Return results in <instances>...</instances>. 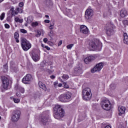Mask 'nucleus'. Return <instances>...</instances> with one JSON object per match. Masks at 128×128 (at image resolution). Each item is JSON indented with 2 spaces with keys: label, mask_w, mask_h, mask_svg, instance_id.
Returning <instances> with one entry per match:
<instances>
[{
  "label": "nucleus",
  "mask_w": 128,
  "mask_h": 128,
  "mask_svg": "<svg viewBox=\"0 0 128 128\" xmlns=\"http://www.w3.org/2000/svg\"><path fill=\"white\" fill-rule=\"evenodd\" d=\"M54 116L56 120H62L64 116V110L60 108V105H56L54 108Z\"/></svg>",
  "instance_id": "nucleus-1"
},
{
  "label": "nucleus",
  "mask_w": 128,
  "mask_h": 128,
  "mask_svg": "<svg viewBox=\"0 0 128 128\" xmlns=\"http://www.w3.org/2000/svg\"><path fill=\"white\" fill-rule=\"evenodd\" d=\"M90 46L92 50H100L102 48V44L100 40H94L90 43Z\"/></svg>",
  "instance_id": "nucleus-2"
},
{
  "label": "nucleus",
  "mask_w": 128,
  "mask_h": 128,
  "mask_svg": "<svg viewBox=\"0 0 128 128\" xmlns=\"http://www.w3.org/2000/svg\"><path fill=\"white\" fill-rule=\"evenodd\" d=\"M58 100L62 102H68L72 100V93L66 92L62 94L58 98Z\"/></svg>",
  "instance_id": "nucleus-3"
},
{
  "label": "nucleus",
  "mask_w": 128,
  "mask_h": 128,
  "mask_svg": "<svg viewBox=\"0 0 128 128\" xmlns=\"http://www.w3.org/2000/svg\"><path fill=\"white\" fill-rule=\"evenodd\" d=\"M82 98L84 100H90L92 98V90L90 88H86L82 91Z\"/></svg>",
  "instance_id": "nucleus-4"
},
{
  "label": "nucleus",
  "mask_w": 128,
  "mask_h": 128,
  "mask_svg": "<svg viewBox=\"0 0 128 128\" xmlns=\"http://www.w3.org/2000/svg\"><path fill=\"white\" fill-rule=\"evenodd\" d=\"M100 106L103 110H110L112 108V104L108 100H104L100 102Z\"/></svg>",
  "instance_id": "nucleus-5"
},
{
  "label": "nucleus",
  "mask_w": 128,
  "mask_h": 128,
  "mask_svg": "<svg viewBox=\"0 0 128 128\" xmlns=\"http://www.w3.org/2000/svg\"><path fill=\"white\" fill-rule=\"evenodd\" d=\"M21 44L22 50L25 51L28 50L32 48V44L24 38H22L21 40Z\"/></svg>",
  "instance_id": "nucleus-6"
},
{
  "label": "nucleus",
  "mask_w": 128,
  "mask_h": 128,
  "mask_svg": "<svg viewBox=\"0 0 128 128\" xmlns=\"http://www.w3.org/2000/svg\"><path fill=\"white\" fill-rule=\"evenodd\" d=\"M20 111L18 110H14L12 112V120L15 122L20 120Z\"/></svg>",
  "instance_id": "nucleus-7"
},
{
  "label": "nucleus",
  "mask_w": 128,
  "mask_h": 128,
  "mask_svg": "<svg viewBox=\"0 0 128 128\" xmlns=\"http://www.w3.org/2000/svg\"><path fill=\"white\" fill-rule=\"evenodd\" d=\"M104 64L102 62L98 64L94 67V68L91 69V72L92 74H94V72H100L102 69V68H104Z\"/></svg>",
  "instance_id": "nucleus-8"
},
{
  "label": "nucleus",
  "mask_w": 128,
  "mask_h": 128,
  "mask_svg": "<svg viewBox=\"0 0 128 128\" xmlns=\"http://www.w3.org/2000/svg\"><path fill=\"white\" fill-rule=\"evenodd\" d=\"M104 29L106 30V32H114V30H116V26L110 22H108L105 26Z\"/></svg>",
  "instance_id": "nucleus-9"
},
{
  "label": "nucleus",
  "mask_w": 128,
  "mask_h": 128,
  "mask_svg": "<svg viewBox=\"0 0 128 128\" xmlns=\"http://www.w3.org/2000/svg\"><path fill=\"white\" fill-rule=\"evenodd\" d=\"M32 80V75L28 74L24 77L22 80V82L23 84H30Z\"/></svg>",
  "instance_id": "nucleus-10"
},
{
  "label": "nucleus",
  "mask_w": 128,
  "mask_h": 128,
  "mask_svg": "<svg viewBox=\"0 0 128 128\" xmlns=\"http://www.w3.org/2000/svg\"><path fill=\"white\" fill-rule=\"evenodd\" d=\"M92 16H94V10L92 9H87L85 12V18L90 20Z\"/></svg>",
  "instance_id": "nucleus-11"
},
{
  "label": "nucleus",
  "mask_w": 128,
  "mask_h": 128,
  "mask_svg": "<svg viewBox=\"0 0 128 128\" xmlns=\"http://www.w3.org/2000/svg\"><path fill=\"white\" fill-rule=\"evenodd\" d=\"M81 74H82V69L80 67L78 66L74 69L73 72V74L74 76H78Z\"/></svg>",
  "instance_id": "nucleus-12"
},
{
  "label": "nucleus",
  "mask_w": 128,
  "mask_h": 128,
  "mask_svg": "<svg viewBox=\"0 0 128 128\" xmlns=\"http://www.w3.org/2000/svg\"><path fill=\"white\" fill-rule=\"evenodd\" d=\"M3 88L4 90H8V79L6 77H4L2 78Z\"/></svg>",
  "instance_id": "nucleus-13"
},
{
  "label": "nucleus",
  "mask_w": 128,
  "mask_h": 128,
  "mask_svg": "<svg viewBox=\"0 0 128 128\" xmlns=\"http://www.w3.org/2000/svg\"><path fill=\"white\" fill-rule=\"evenodd\" d=\"M24 12V10L22 8H17L15 9L14 10H12V16H16V14H22Z\"/></svg>",
  "instance_id": "nucleus-14"
},
{
  "label": "nucleus",
  "mask_w": 128,
  "mask_h": 128,
  "mask_svg": "<svg viewBox=\"0 0 128 128\" xmlns=\"http://www.w3.org/2000/svg\"><path fill=\"white\" fill-rule=\"evenodd\" d=\"M94 60H96V57H94V56H88L84 58V62L85 64H88L90 62Z\"/></svg>",
  "instance_id": "nucleus-15"
},
{
  "label": "nucleus",
  "mask_w": 128,
  "mask_h": 128,
  "mask_svg": "<svg viewBox=\"0 0 128 128\" xmlns=\"http://www.w3.org/2000/svg\"><path fill=\"white\" fill-rule=\"evenodd\" d=\"M80 31L81 32H88V28L86 25H81L80 26Z\"/></svg>",
  "instance_id": "nucleus-16"
},
{
  "label": "nucleus",
  "mask_w": 128,
  "mask_h": 128,
  "mask_svg": "<svg viewBox=\"0 0 128 128\" xmlns=\"http://www.w3.org/2000/svg\"><path fill=\"white\" fill-rule=\"evenodd\" d=\"M38 86L40 88H42L44 92H50V89L46 88V86L42 82H39Z\"/></svg>",
  "instance_id": "nucleus-17"
},
{
  "label": "nucleus",
  "mask_w": 128,
  "mask_h": 128,
  "mask_svg": "<svg viewBox=\"0 0 128 128\" xmlns=\"http://www.w3.org/2000/svg\"><path fill=\"white\" fill-rule=\"evenodd\" d=\"M119 114H124L126 112V107L124 106H119L118 108Z\"/></svg>",
  "instance_id": "nucleus-18"
},
{
  "label": "nucleus",
  "mask_w": 128,
  "mask_h": 128,
  "mask_svg": "<svg viewBox=\"0 0 128 128\" xmlns=\"http://www.w3.org/2000/svg\"><path fill=\"white\" fill-rule=\"evenodd\" d=\"M128 15L126 10L123 9L120 12V16L121 18H125Z\"/></svg>",
  "instance_id": "nucleus-19"
},
{
  "label": "nucleus",
  "mask_w": 128,
  "mask_h": 128,
  "mask_svg": "<svg viewBox=\"0 0 128 128\" xmlns=\"http://www.w3.org/2000/svg\"><path fill=\"white\" fill-rule=\"evenodd\" d=\"M124 42L125 44H128V34L127 33L124 34Z\"/></svg>",
  "instance_id": "nucleus-20"
},
{
  "label": "nucleus",
  "mask_w": 128,
  "mask_h": 128,
  "mask_svg": "<svg viewBox=\"0 0 128 128\" xmlns=\"http://www.w3.org/2000/svg\"><path fill=\"white\" fill-rule=\"evenodd\" d=\"M48 121V118L46 116H42L41 119V122L43 124H46V122Z\"/></svg>",
  "instance_id": "nucleus-21"
},
{
  "label": "nucleus",
  "mask_w": 128,
  "mask_h": 128,
  "mask_svg": "<svg viewBox=\"0 0 128 128\" xmlns=\"http://www.w3.org/2000/svg\"><path fill=\"white\" fill-rule=\"evenodd\" d=\"M14 21L16 22H19L20 24H22L24 22V19L20 18L18 16H16L14 18Z\"/></svg>",
  "instance_id": "nucleus-22"
},
{
  "label": "nucleus",
  "mask_w": 128,
  "mask_h": 128,
  "mask_svg": "<svg viewBox=\"0 0 128 128\" xmlns=\"http://www.w3.org/2000/svg\"><path fill=\"white\" fill-rule=\"evenodd\" d=\"M32 58L34 62H38V60H40V56L38 54H33Z\"/></svg>",
  "instance_id": "nucleus-23"
},
{
  "label": "nucleus",
  "mask_w": 128,
  "mask_h": 128,
  "mask_svg": "<svg viewBox=\"0 0 128 128\" xmlns=\"http://www.w3.org/2000/svg\"><path fill=\"white\" fill-rule=\"evenodd\" d=\"M44 4L47 6H52V2L50 0H45L44 2Z\"/></svg>",
  "instance_id": "nucleus-24"
},
{
  "label": "nucleus",
  "mask_w": 128,
  "mask_h": 128,
  "mask_svg": "<svg viewBox=\"0 0 128 128\" xmlns=\"http://www.w3.org/2000/svg\"><path fill=\"white\" fill-rule=\"evenodd\" d=\"M14 38L17 42H20V40H18V38H20V34L18 32H15L14 34Z\"/></svg>",
  "instance_id": "nucleus-25"
},
{
  "label": "nucleus",
  "mask_w": 128,
  "mask_h": 128,
  "mask_svg": "<svg viewBox=\"0 0 128 128\" xmlns=\"http://www.w3.org/2000/svg\"><path fill=\"white\" fill-rule=\"evenodd\" d=\"M62 78H63V80H68V78H70V76L66 74H64L62 76Z\"/></svg>",
  "instance_id": "nucleus-26"
},
{
  "label": "nucleus",
  "mask_w": 128,
  "mask_h": 128,
  "mask_svg": "<svg viewBox=\"0 0 128 128\" xmlns=\"http://www.w3.org/2000/svg\"><path fill=\"white\" fill-rule=\"evenodd\" d=\"M12 100L15 104H18V102H20V98H12Z\"/></svg>",
  "instance_id": "nucleus-27"
},
{
  "label": "nucleus",
  "mask_w": 128,
  "mask_h": 128,
  "mask_svg": "<svg viewBox=\"0 0 128 128\" xmlns=\"http://www.w3.org/2000/svg\"><path fill=\"white\" fill-rule=\"evenodd\" d=\"M4 16H6V13L3 12L0 16V20H2L4 18Z\"/></svg>",
  "instance_id": "nucleus-28"
},
{
  "label": "nucleus",
  "mask_w": 128,
  "mask_h": 128,
  "mask_svg": "<svg viewBox=\"0 0 128 128\" xmlns=\"http://www.w3.org/2000/svg\"><path fill=\"white\" fill-rule=\"evenodd\" d=\"M122 24H123L124 26H128V20H124L122 21Z\"/></svg>",
  "instance_id": "nucleus-29"
},
{
  "label": "nucleus",
  "mask_w": 128,
  "mask_h": 128,
  "mask_svg": "<svg viewBox=\"0 0 128 128\" xmlns=\"http://www.w3.org/2000/svg\"><path fill=\"white\" fill-rule=\"evenodd\" d=\"M18 90H20L22 94L24 92V88L22 87H19L18 88Z\"/></svg>",
  "instance_id": "nucleus-30"
},
{
  "label": "nucleus",
  "mask_w": 128,
  "mask_h": 128,
  "mask_svg": "<svg viewBox=\"0 0 128 128\" xmlns=\"http://www.w3.org/2000/svg\"><path fill=\"white\" fill-rule=\"evenodd\" d=\"M74 46V44H70L66 46L68 50H71V48Z\"/></svg>",
  "instance_id": "nucleus-31"
},
{
  "label": "nucleus",
  "mask_w": 128,
  "mask_h": 128,
  "mask_svg": "<svg viewBox=\"0 0 128 128\" xmlns=\"http://www.w3.org/2000/svg\"><path fill=\"white\" fill-rule=\"evenodd\" d=\"M63 85L64 86V88H70V86H68V85L66 82H63Z\"/></svg>",
  "instance_id": "nucleus-32"
},
{
  "label": "nucleus",
  "mask_w": 128,
  "mask_h": 128,
  "mask_svg": "<svg viewBox=\"0 0 128 128\" xmlns=\"http://www.w3.org/2000/svg\"><path fill=\"white\" fill-rule=\"evenodd\" d=\"M32 26H38V22H33L32 24Z\"/></svg>",
  "instance_id": "nucleus-33"
},
{
  "label": "nucleus",
  "mask_w": 128,
  "mask_h": 128,
  "mask_svg": "<svg viewBox=\"0 0 128 128\" xmlns=\"http://www.w3.org/2000/svg\"><path fill=\"white\" fill-rule=\"evenodd\" d=\"M54 24H50V26H49L50 30H54Z\"/></svg>",
  "instance_id": "nucleus-34"
},
{
  "label": "nucleus",
  "mask_w": 128,
  "mask_h": 128,
  "mask_svg": "<svg viewBox=\"0 0 128 128\" xmlns=\"http://www.w3.org/2000/svg\"><path fill=\"white\" fill-rule=\"evenodd\" d=\"M110 88L112 90H114V88H116V86H114V84H112L110 86Z\"/></svg>",
  "instance_id": "nucleus-35"
},
{
  "label": "nucleus",
  "mask_w": 128,
  "mask_h": 128,
  "mask_svg": "<svg viewBox=\"0 0 128 128\" xmlns=\"http://www.w3.org/2000/svg\"><path fill=\"white\" fill-rule=\"evenodd\" d=\"M24 3L23 2H20V4H19V6L20 8H22V6H24Z\"/></svg>",
  "instance_id": "nucleus-36"
},
{
  "label": "nucleus",
  "mask_w": 128,
  "mask_h": 128,
  "mask_svg": "<svg viewBox=\"0 0 128 128\" xmlns=\"http://www.w3.org/2000/svg\"><path fill=\"white\" fill-rule=\"evenodd\" d=\"M54 86H55V88H56V86H58V82H54Z\"/></svg>",
  "instance_id": "nucleus-37"
},
{
  "label": "nucleus",
  "mask_w": 128,
  "mask_h": 128,
  "mask_svg": "<svg viewBox=\"0 0 128 128\" xmlns=\"http://www.w3.org/2000/svg\"><path fill=\"white\" fill-rule=\"evenodd\" d=\"M4 26L6 28H10V25L8 24H4Z\"/></svg>",
  "instance_id": "nucleus-38"
},
{
  "label": "nucleus",
  "mask_w": 128,
  "mask_h": 128,
  "mask_svg": "<svg viewBox=\"0 0 128 128\" xmlns=\"http://www.w3.org/2000/svg\"><path fill=\"white\" fill-rule=\"evenodd\" d=\"M42 36V33H40V32H38V33H37V34L36 35V36H37L38 38L39 36Z\"/></svg>",
  "instance_id": "nucleus-39"
},
{
  "label": "nucleus",
  "mask_w": 128,
  "mask_h": 128,
  "mask_svg": "<svg viewBox=\"0 0 128 128\" xmlns=\"http://www.w3.org/2000/svg\"><path fill=\"white\" fill-rule=\"evenodd\" d=\"M50 20H44V22H46V24H50Z\"/></svg>",
  "instance_id": "nucleus-40"
},
{
  "label": "nucleus",
  "mask_w": 128,
  "mask_h": 128,
  "mask_svg": "<svg viewBox=\"0 0 128 128\" xmlns=\"http://www.w3.org/2000/svg\"><path fill=\"white\" fill-rule=\"evenodd\" d=\"M20 32H26V30L24 29H21Z\"/></svg>",
  "instance_id": "nucleus-41"
},
{
  "label": "nucleus",
  "mask_w": 128,
  "mask_h": 128,
  "mask_svg": "<svg viewBox=\"0 0 128 128\" xmlns=\"http://www.w3.org/2000/svg\"><path fill=\"white\" fill-rule=\"evenodd\" d=\"M45 48H46L47 50H50V48L48 46H45Z\"/></svg>",
  "instance_id": "nucleus-42"
},
{
  "label": "nucleus",
  "mask_w": 128,
  "mask_h": 128,
  "mask_svg": "<svg viewBox=\"0 0 128 128\" xmlns=\"http://www.w3.org/2000/svg\"><path fill=\"white\" fill-rule=\"evenodd\" d=\"M43 41L45 44H46V42H48V38H44L43 40Z\"/></svg>",
  "instance_id": "nucleus-43"
},
{
  "label": "nucleus",
  "mask_w": 128,
  "mask_h": 128,
  "mask_svg": "<svg viewBox=\"0 0 128 128\" xmlns=\"http://www.w3.org/2000/svg\"><path fill=\"white\" fill-rule=\"evenodd\" d=\"M62 44V41L60 40V42L58 44V46H61Z\"/></svg>",
  "instance_id": "nucleus-44"
},
{
  "label": "nucleus",
  "mask_w": 128,
  "mask_h": 128,
  "mask_svg": "<svg viewBox=\"0 0 128 128\" xmlns=\"http://www.w3.org/2000/svg\"><path fill=\"white\" fill-rule=\"evenodd\" d=\"M58 88H62V84H58Z\"/></svg>",
  "instance_id": "nucleus-45"
},
{
  "label": "nucleus",
  "mask_w": 128,
  "mask_h": 128,
  "mask_svg": "<svg viewBox=\"0 0 128 128\" xmlns=\"http://www.w3.org/2000/svg\"><path fill=\"white\" fill-rule=\"evenodd\" d=\"M56 78V76L54 75L50 76V78L54 79Z\"/></svg>",
  "instance_id": "nucleus-46"
},
{
  "label": "nucleus",
  "mask_w": 128,
  "mask_h": 128,
  "mask_svg": "<svg viewBox=\"0 0 128 128\" xmlns=\"http://www.w3.org/2000/svg\"><path fill=\"white\" fill-rule=\"evenodd\" d=\"M48 36H54V33L50 32L48 34Z\"/></svg>",
  "instance_id": "nucleus-47"
},
{
  "label": "nucleus",
  "mask_w": 128,
  "mask_h": 128,
  "mask_svg": "<svg viewBox=\"0 0 128 128\" xmlns=\"http://www.w3.org/2000/svg\"><path fill=\"white\" fill-rule=\"evenodd\" d=\"M16 96H18V98H20V94L19 93H16Z\"/></svg>",
  "instance_id": "nucleus-48"
},
{
  "label": "nucleus",
  "mask_w": 128,
  "mask_h": 128,
  "mask_svg": "<svg viewBox=\"0 0 128 128\" xmlns=\"http://www.w3.org/2000/svg\"><path fill=\"white\" fill-rule=\"evenodd\" d=\"M46 18H50V16H48V15H46L45 16Z\"/></svg>",
  "instance_id": "nucleus-49"
},
{
  "label": "nucleus",
  "mask_w": 128,
  "mask_h": 128,
  "mask_svg": "<svg viewBox=\"0 0 128 128\" xmlns=\"http://www.w3.org/2000/svg\"><path fill=\"white\" fill-rule=\"evenodd\" d=\"M42 48H45L46 46H44V44H42L41 45Z\"/></svg>",
  "instance_id": "nucleus-50"
},
{
  "label": "nucleus",
  "mask_w": 128,
  "mask_h": 128,
  "mask_svg": "<svg viewBox=\"0 0 128 128\" xmlns=\"http://www.w3.org/2000/svg\"><path fill=\"white\" fill-rule=\"evenodd\" d=\"M107 36H110V32L107 33Z\"/></svg>",
  "instance_id": "nucleus-51"
},
{
  "label": "nucleus",
  "mask_w": 128,
  "mask_h": 128,
  "mask_svg": "<svg viewBox=\"0 0 128 128\" xmlns=\"http://www.w3.org/2000/svg\"><path fill=\"white\" fill-rule=\"evenodd\" d=\"M2 2H4V0H0V3Z\"/></svg>",
  "instance_id": "nucleus-52"
},
{
  "label": "nucleus",
  "mask_w": 128,
  "mask_h": 128,
  "mask_svg": "<svg viewBox=\"0 0 128 128\" xmlns=\"http://www.w3.org/2000/svg\"><path fill=\"white\" fill-rule=\"evenodd\" d=\"M0 120H2V116H0Z\"/></svg>",
  "instance_id": "nucleus-53"
},
{
  "label": "nucleus",
  "mask_w": 128,
  "mask_h": 128,
  "mask_svg": "<svg viewBox=\"0 0 128 128\" xmlns=\"http://www.w3.org/2000/svg\"><path fill=\"white\" fill-rule=\"evenodd\" d=\"M65 0V2H66V0Z\"/></svg>",
  "instance_id": "nucleus-54"
},
{
  "label": "nucleus",
  "mask_w": 128,
  "mask_h": 128,
  "mask_svg": "<svg viewBox=\"0 0 128 128\" xmlns=\"http://www.w3.org/2000/svg\"><path fill=\"white\" fill-rule=\"evenodd\" d=\"M61 82H62V80H61Z\"/></svg>",
  "instance_id": "nucleus-55"
}]
</instances>
